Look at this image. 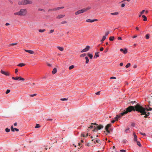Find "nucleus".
<instances>
[{"instance_id": "obj_20", "label": "nucleus", "mask_w": 152, "mask_h": 152, "mask_svg": "<svg viewBox=\"0 0 152 152\" xmlns=\"http://www.w3.org/2000/svg\"><path fill=\"white\" fill-rule=\"evenodd\" d=\"M99 53V52L96 53H95V55L94 56V58H96L97 57L99 56V55H98V53Z\"/></svg>"}, {"instance_id": "obj_28", "label": "nucleus", "mask_w": 152, "mask_h": 152, "mask_svg": "<svg viewBox=\"0 0 152 152\" xmlns=\"http://www.w3.org/2000/svg\"><path fill=\"white\" fill-rule=\"evenodd\" d=\"M45 31V29H39V31L40 32L42 33Z\"/></svg>"}, {"instance_id": "obj_49", "label": "nucleus", "mask_w": 152, "mask_h": 152, "mask_svg": "<svg viewBox=\"0 0 152 152\" xmlns=\"http://www.w3.org/2000/svg\"><path fill=\"white\" fill-rule=\"evenodd\" d=\"M100 91H99L96 93V94L97 95H99L100 94Z\"/></svg>"}, {"instance_id": "obj_60", "label": "nucleus", "mask_w": 152, "mask_h": 152, "mask_svg": "<svg viewBox=\"0 0 152 152\" xmlns=\"http://www.w3.org/2000/svg\"><path fill=\"white\" fill-rule=\"evenodd\" d=\"M110 79H116V77H112L110 78Z\"/></svg>"}, {"instance_id": "obj_36", "label": "nucleus", "mask_w": 152, "mask_h": 152, "mask_svg": "<svg viewBox=\"0 0 152 152\" xmlns=\"http://www.w3.org/2000/svg\"><path fill=\"white\" fill-rule=\"evenodd\" d=\"M67 100V99L66 98H63V99H60V100L62 101H66Z\"/></svg>"}, {"instance_id": "obj_27", "label": "nucleus", "mask_w": 152, "mask_h": 152, "mask_svg": "<svg viewBox=\"0 0 152 152\" xmlns=\"http://www.w3.org/2000/svg\"><path fill=\"white\" fill-rule=\"evenodd\" d=\"M137 143V144L139 146L141 147V144H140V142L138 141H137H137H136Z\"/></svg>"}, {"instance_id": "obj_31", "label": "nucleus", "mask_w": 152, "mask_h": 152, "mask_svg": "<svg viewBox=\"0 0 152 152\" xmlns=\"http://www.w3.org/2000/svg\"><path fill=\"white\" fill-rule=\"evenodd\" d=\"M74 66L73 65H72L69 67V69L70 70H71V69H73L74 68Z\"/></svg>"}, {"instance_id": "obj_29", "label": "nucleus", "mask_w": 152, "mask_h": 152, "mask_svg": "<svg viewBox=\"0 0 152 152\" xmlns=\"http://www.w3.org/2000/svg\"><path fill=\"white\" fill-rule=\"evenodd\" d=\"M5 131L7 132H9L10 131V129L8 128H7L5 129Z\"/></svg>"}, {"instance_id": "obj_22", "label": "nucleus", "mask_w": 152, "mask_h": 152, "mask_svg": "<svg viewBox=\"0 0 152 152\" xmlns=\"http://www.w3.org/2000/svg\"><path fill=\"white\" fill-rule=\"evenodd\" d=\"M85 59H86V64H88L89 62V59L87 57H86L85 58Z\"/></svg>"}, {"instance_id": "obj_50", "label": "nucleus", "mask_w": 152, "mask_h": 152, "mask_svg": "<svg viewBox=\"0 0 152 152\" xmlns=\"http://www.w3.org/2000/svg\"><path fill=\"white\" fill-rule=\"evenodd\" d=\"M36 95H37V94H34L31 95H30V96L31 97H33V96H36Z\"/></svg>"}, {"instance_id": "obj_23", "label": "nucleus", "mask_w": 152, "mask_h": 152, "mask_svg": "<svg viewBox=\"0 0 152 152\" xmlns=\"http://www.w3.org/2000/svg\"><path fill=\"white\" fill-rule=\"evenodd\" d=\"M87 55L88 56V57L92 59V57H93L92 55L88 53Z\"/></svg>"}, {"instance_id": "obj_53", "label": "nucleus", "mask_w": 152, "mask_h": 152, "mask_svg": "<svg viewBox=\"0 0 152 152\" xmlns=\"http://www.w3.org/2000/svg\"><path fill=\"white\" fill-rule=\"evenodd\" d=\"M54 30H51L50 31V33H53L54 32Z\"/></svg>"}, {"instance_id": "obj_13", "label": "nucleus", "mask_w": 152, "mask_h": 152, "mask_svg": "<svg viewBox=\"0 0 152 152\" xmlns=\"http://www.w3.org/2000/svg\"><path fill=\"white\" fill-rule=\"evenodd\" d=\"M65 16L64 15H58L57 17L56 18L58 19H60L61 18H63Z\"/></svg>"}, {"instance_id": "obj_58", "label": "nucleus", "mask_w": 152, "mask_h": 152, "mask_svg": "<svg viewBox=\"0 0 152 152\" xmlns=\"http://www.w3.org/2000/svg\"><path fill=\"white\" fill-rule=\"evenodd\" d=\"M125 6V4H122L121 5V7H123Z\"/></svg>"}, {"instance_id": "obj_15", "label": "nucleus", "mask_w": 152, "mask_h": 152, "mask_svg": "<svg viewBox=\"0 0 152 152\" xmlns=\"http://www.w3.org/2000/svg\"><path fill=\"white\" fill-rule=\"evenodd\" d=\"M57 48L61 51H63L64 50V48L62 47L58 46L57 47Z\"/></svg>"}, {"instance_id": "obj_21", "label": "nucleus", "mask_w": 152, "mask_h": 152, "mask_svg": "<svg viewBox=\"0 0 152 152\" xmlns=\"http://www.w3.org/2000/svg\"><path fill=\"white\" fill-rule=\"evenodd\" d=\"M25 65V64L23 63H20L18 65V66L22 67Z\"/></svg>"}, {"instance_id": "obj_8", "label": "nucleus", "mask_w": 152, "mask_h": 152, "mask_svg": "<svg viewBox=\"0 0 152 152\" xmlns=\"http://www.w3.org/2000/svg\"><path fill=\"white\" fill-rule=\"evenodd\" d=\"M111 124H108L105 126V129L108 133H110V131L108 130V129L111 126Z\"/></svg>"}, {"instance_id": "obj_41", "label": "nucleus", "mask_w": 152, "mask_h": 152, "mask_svg": "<svg viewBox=\"0 0 152 152\" xmlns=\"http://www.w3.org/2000/svg\"><path fill=\"white\" fill-rule=\"evenodd\" d=\"M38 10L39 11H43V12H45V10L43 9H40V8H39L38 9Z\"/></svg>"}, {"instance_id": "obj_57", "label": "nucleus", "mask_w": 152, "mask_h": 152, "mask_svg": "<svg viewBox=\"0 0 152 152\" xmlns=\"http://www.w3.org/2000/svg\"><path fill=\"white\" fill-rule=\"evenodd\" d=\"M17 43H12L10 44V45H17Z\"/></svg>"}, {"instance_id": "obj_44", "label": "nucleus", "mask_w": 152, "mask_h": 152, "mask_svg": "<svg viewBox=\"0 0 152 152\" xmlns=\"http://www.w3.org/2000/svg\"><path fill=\"white\" fill-rule=\"evenodd\" d=\"M67 22L65 21H62L61 22V23L62 24H64L66 23Z\"/></svg>"}, {"instance_id": "obj_39", "label": "nucleus", "mask_w": 152, "mask_h": 152, "mask_svg": "<svg viewBox=\"0 0 152 152\" xmlns=\"http://www.w3.org/2000/svg\"><path fill=\"white\" fill-rule=\"evenodd\" d=\"M10 91L9 89L7 90L6 91V94H8L10 92Z\"/></svg>"}, {"instance_id": "obj_4", "label": "nucleus", "mask_w": 152, "mask_h": 152, "mask_svg": "<svg viewBox=\"0 0 152 152\" xmlns=\"http://www.w3.org/2000/svg\"><path fill=\"white\" fill-rule=\"evenodd\" d=\"M91 9V7H87L86 8H84L80 10V13H84V12L87 11L88 10H90Z\"/></svg>"}, {"instance_id": "obj_51", "label": "nucleus", "mask_w": 152, "mask_h": 152, "mask_svg": "<svg viewBox=\"0 0 152 152\" xmlns=\"http://www.w3.org/2000/svg\"><path fill=\"white\" fill-rule=\"evenodd\" d=\"M129 128L127 129L126 130H125V132L126 133L127 132H128V131H129Z\"/></svg>"}, {"instance_id": "obj_40", "label": "nucleus", "mask_w": 152, "mask_h": 152, "mask_svg": "<svg viewBox=\"0 0 152 152\" xmlns=\"http://www.w3.org/2000/svg\"><path fill=\"white\" fill-rule=\"evenodd\" d=\"M86 54L85 53H83V54H81L80 55V57H84L86 56Z\"/></svg>"}, {"instance_id": "obj_3", "label": "nucleus", "mask_w": 152, "mask_h": 152, "mask_svg": "<svg viewBox=\"0 0 152 152\" xmlns=\"http://www.w3.org/2000/svg\"><path fill=\"white\" fill-rule=\"evenodd\" d=\"M32 3L33 1L31 0H21L18 2V4L19 5H25L32 4Z\"/></svg>"}, {"instance_id": "obj_11", "label": "nucleus", "mask_w": 152, "mask_h": 152, "mask_svg": "<svg viewBox=\"0 0 152 152\" xmlns=\"http://www.w3.org/2000/svg\"><path fill=\"white\" fill-rule=\"evenodd\" d=\"M120 50L121 52H123L124 54H126L127 52V49L126 48H125L124 50L122 48H121L120 49Z\"/></svg>"}, {"instance_id": "obj_2", "label": "nucleus", "mask_w": 152, "mask_h": 152, "mask_svg": "<svg viewBox=\"0 0 152 152\" xmlns=\"http://www.w3.org/2000/svg\"><path fill=\"white\" fill-rule=\"evenodd\" d=\"M27 13L26 9H21L19 11L14 13V14L18 16H24L26 15Z\"/></svg>"}, {"instance_id": "obj_37", "label": "nucleus", "mask_w": 152, "mask_h": 152, "mask_svg": "<svg viewBox=\"0 0 152 152\" xmlns=\"http://www.w3.org/2000/svg\"><path fill=\"white\" fill-rule=\"evenodd\" d=\"M109 34V31H107L105 33V36H107Z\"/></svg>"}, {"instance_id": "obj_35", "label": "nucleus", "mask_w": 152, "mask_h": 152, "mask_svg": "<svg viewBox=\"0 0 152 152\" xmlns=\"http://www.w3.org/2000/svg\"><path fill=\"white\" fill-rule=\"evenodd\" d=\"M11 131H12V132H14V129L13 128V125H12L11 126Z\"/></svg>"}, {"instance_id": "obj_34", "label": "nucleus", "mask_w": 152, "mask_h": 152, "mask_svg": "<svg viewBox=\"0 0 152 152\" xmlns=\"http://www.w3.org/2000/svg\"><path fill=\"white\" fill-rule=\"evenodd\" d=\"M146 109L147 111H148L152 110V108L150 107H149V108H146Z\"/></svg>"}, {"instance_id": "obj_12", "label": "nucleus", "mask_w": 152, "mask_h": 152, "mask_svg": "<svg viewBox=\"0 0 152 152\" xmlns=\"http://www.w3.org/2000/svg\"><path fill=\"white\" fill-rule=\"evenodd\" d=\"M26 52L30 54H33L34 53V52L32 50H24Z\"/></svg>"}, {"instance_id": "obj_56", "label": "nucleus", "mask_w": 152, "mask_h": 152, "mask_svg": "<svg viewBox=\"0 0 152 152\" xmlns=\"http://www.w3.org/2000/svg\"><path fill=\"white\" fill-rule=\"evenodd\" d=\"M18 69H16L15 70V73H17V72H18Z\"/></svg>"}, {"instance_id": "obj_32", "label": "nucleus", "mask_w": 152, "mask_h": 152, "mask_svg": "<svg viewBox=\"0 0 152 152\" xmlns=\"http://www.w3.org/2000/svg\"><path fill=\"white\" fill-rule=\"evenodd\" d=\"M130 63H128L126 65V68H128L130 66Z\"/></svg>"}, {"instance_id": "obj_17", "label": "nucleus", "mask_w": 152, "mask_h": 152, "mask_svg": "<svg viewBox=\"0 0 152 152\" xmlns=\"http://www.w3.org/2000/svg\"><path fill=\"white\" fill-rule=\"evenodd\" d=\"M120 118V116L119 115H117V116L115 117V119L116 121H118Z\"/></svg>"}, {"instance_id": "obj_55", "label": "nucleus", "mask_w": 152, "mask_h": 152, "mask_svg": "<svg viewBox=\"0 0 152 152\" xmlns=\"http://www.w3.org/2000/svg\"><path fill=\"white\" fill-rule=\"evenodd\" d=\"M14 130H15L17 132H18L19 131V130L18 129H17V128H15L14 129Z\"/></svg>"}, {"instance_id": "obj_52", "label": "nucleus", "mask_w": 152, "mask_h": 152, "mask_svg": "<svg viewBox=\"0 0 152 152\" xmlns=\"http://www.w3.org/2000/svg\"><path fill=\"white\" fill-rule=\"evenodd\" d=\"M104 50V48L103 47L101 48L100 49V50L101 51H102Z\"/></svg>"}, {"instance_id": "obj_26", "label": "nucleus", "mask_w": 152, "mask_h": 152, "mask_svg": "<svg viewBox=\"0 0 152 152\" xmlns=\"http://www.w3.org/2000/svg\"><path fill=\"white\" fill-rule=\"evenodd\" d=\"M81 14L80 13V10H78V11L76 12H75V14L76 15H79V14Z\"/></svg>"}, {"instance_id": "obj_25", "label": "nucleus", "mask_w": 152, "mask_h": 152, "mask_svg": "<svg viewBox=\"0 0 152 152\" xmlns=\"http://www.w3.org/2000/svg\"><path fill=\"white\" fill-rule=\"evenodd\" d=\"M114 37H110L109 38V39L110 41H112L114 40Z\"/></svg>"}, {"instance_id": "obj_16", "label": "nucleus", "mask_w": 152, "mask_h": 152, "mask_svg": "<svg viewBox=\"0 0 152 152\" xmlns=\"http://www.w3.org/2000/svg\"><path fill=\"white\" fill-rule=\"evenodd\" d=\"M133 135H134V141H137V136L136 135V134H135V133H133Z\"/></svg>"}, {"instance_id": "obj_6", "label": "nucleus", "mask_w": 152, "mask_h": 152, "mask_svg": "<svg viewBox=\"0 0 152 152\" xmlns=\"http://www.w3.org/2000/svg\"><path fill=\"white\" fill-rule=\"evenodd\" d=\"M103 128V126L102 125L97 126L96 127H95V129L93 130V131H95L96 130H100L101 129Z\"/></svg>"}, {"instance_id": "obj_48", "label": "nucleus", "mask_w": 152, "mask_h": 152, "mask_svg": "<svg viewBox=\"0 0 152 152\" xmlns=\"http://www.w3.org/2000/svg\"><path fill=\"white\" fill-rule=\"evenodd\" d=\"M127 140H123V142L124 143H126L127 142Z\"/></svg>"}, {"instance_id": "obj_19", "label": "nucleus", "mask_w": 152, "mask_h": 152, "mask_svg": "<svg viewBox=\"0 0 152 152\" xmlns=\"http://www.w3.org/2000/svg\"><path fill=\"white\" fill-rule=\"evenodd\" d=\"M142 17L143 18V20L144 21H146L147 20V18L145 15H142Z\"/></svg>"}, {"instance_id": "obj_64", "label": "nucleus", "mask_w": 152, "mask_h": 152, "mask_svg": "<svg viewBox=\"0 0 152 152\" xmlns=\"http://www.w3.org/2000/svg\"><path fill=\"white\" fill-rule=\"evenodd\" d=\"M120 65L121 66H122L123 65V63H121L120 64Z\"/></svg>"}, {"instance_id": "obj_46", "label": "nucleus", "mask_w": 152, "mask_h": 152, "mask_svg": "<svg viewBox=\"0 0 152 152\" xmlns=\"http://www.w3.org/2000/svg\"><path fill=\"white\" fill-rule=\"evenodd\" d=\"M139 133L143 135H144V136H145L146 135V134H145V133H142L141 132H139Z\"/></svg>"}, {"instance_id": "obj_9", "label": "nucleus", "mask_w": 152, "mask_h": 152, "mask_svg": "<svg viewBox=\"0 0 152 152\" xmlns=\"http://www.w3.org/2000/svg\"><path fill=\"white\" fill-rule=\"evenodd\" d=\"M0 72L1 74H4L6 76H9L10 75L9 72H6L2 70H1Z\"/></svg>"}, {"instance_id": "obj_61", "label": "nucleus", "mask_w": 152, "mask_h": 152, "mask_svg": "<svg viewBox=\"0 0 152 152\" xmlns=\"http://www.w3.org/2000/svg\"><path fill=\"white\" fill-rule=\"evenodd\" d=\"M96 142L97 143H99V140H96Z\"/></svg>"}, {"instance_id": "obj_14", "label": "nucleus", "mask_w": 152, "mask_h": 152, "mask_svg": "<svg viewBox=\"0 0 152 152\" xmlns=\"http://www.w3.org/2000/svg\"><path fill=\"white\" fill-rule=\"evenodd\" d=\"M140 104L139 103H137V102H136L135 101H132L131 102H129L128 104Z\"/></svg>"}, {"instance_id": "obj_59", "label": "nucleus", "mask_w": 152, "mask_h": 152, "mask_svg": "<svg viewBox=\"0 0 152 152\" xmlns=\"http://www.w3.org/2000/svg\"><path fill=\"white\" fill-rule=\"evenodd\" d=\"M118 40H122V38L121 37H118Z\"/></svg>"}, {"instance_id": "obj_30", "label": "nucleus", "mask_w": 152, "mask_h": 152, "mask_svg": "<svg viewBox=\"0 0 152 152\" xmlns=\"http://www.w3.org/2000/svg\"><path fill=\"white\" fill-rule=\"evenodd\" d=\"M149 35L150 34H147L145 35V37L147 39H149Z\"/></svg>"}, {"instance_id": "obj_7", "label": "nucleus", "mask_w": 152, "mask_h": 152, "mask_svg": "<svg viewBox=\"0 0 152 152\" xmlns=\"http://www.w3.org/2000/svg\"><path fill=\"white\" fill-rule=\"evenodd\" d=\"M90 47L89 46H86V47L83 50L81 51V53H83L85 52H86L90 48Z\"/></svg>"}, {"instance_id": "obj_1", "label": "nucleus", "mask_w": 152, "mask_h": 152, "mask_svg": "<svg viewBox=\"0 0 152 152\" xmlns=\"http://www.w3.org/2000/svg\"><path fill=\"white\" fill-rule=\"evenodd\" d=\"M126 110H124L123 112L121 113L122 116L127 113L128 112H131L132 110H136L141 113V115H145L144 117V118H147L150 115V113L147 111L146 109L143 107L142 106H141L140 105H136L134 107L132 106H129L126 108Z\"/></svg>"}, {"instance_id": "obj_45", "label": "nucleus", "mask_w": 152, "mask_h": 152, "mask_svg": "<svg viewBox=\"0 0 152 152\" xmlns=\"http://www.w3.org/2000/svg\"><path fill=\"white\" fill-rule=\"evenodd\" d=\"M145 12V10H142L140 12V13H141V15H142Z\"/></svg>"}, {"instance_id": "obj_24", "label": "nucleus", "mask_w": 152, "mask_h": 152, "mask_svg": "<svg viewBox=\"0 0 152 152\" xmlns=\"http://www.w3.org/2000/svg\"><path fill=\"white\" fill-rule=\"evenodd\" d=\"M118 14L119 13L118 12H115L111 13V14L112 15H118Z\"/></svg>"}, {"instance_id": "obj_42", "label": "nucleus", "mask_w": 152, "mask_h": 152, "mask_svg": "<svg viewBox=\"0 0 152 152\" xmlns=\"http://www.w3.org/2000/svg\"><path fill=\"white\" fill-rule=\"evenodd\" d=\"M88 136V134H86V135H85L84 134H82V136L83 137H87Z\"/></svg>"}, {"instance_id": "obj_10", "label": "nucleus", "mask_w": 152, "mask_h": 152, "mask_svg": "<svg viewBox=\"0 0 152 152\" xmlns=\"http://www.w3.org/2000/svg\"><path fill=\"white\" fill-rule=\"evenodd\" d=\"M98 20L97 19H93V20H91V19H88L87 20H86V21L88 22H90V23H92L94 21H96Z\"/></svg>"}, {"instance_id": "obj_62", "label": "nucleus", "mask_w": 152, "mask_h": 152, "mask_svg": "<svg viewBox=\"0 0 152 152\" xmlns=\"http://www.w3.org/2000/svg\"><path fill=\"white\" fill-rule=\"evenodd\" d=\"M137 67V65L136 64H135L133 66V67L134 68H136Z\"/></svg>"}, {"instance_id": "obj_5", "label": "nucleus", "mask_w": 152, "mask_h": 152, "mask_svg": "<svg viewBox=\"0 0 152 152\" xmlns=\"http://www.w3.org/2000/svg\"><path fill=\"white\" fill-rule=\"evenodd\" d=\"M12 78L13 80H22L24 81L25 80V79L23 78H22L21 77H12Z\"/></svg>"}, {"instance_id": "obj_43", "label": "nucleus", "mask_w": 152, "mask_h": 152, "mask_svg": "<svg viewBox=\"0 0 152 152\" xmlns=\"http://www.w3.org/2000/svg\"><path fill=\"white\" fill-rule=\"evenodd\" d=\"M60 9H61L60 7H58L57 8H55V10H60Z\"/></svg>"}, {"instance_id": "obj_54", "label": "nucleus", "mask_w": 152, "mask_h": 152, "mask_svg": "<svg viewBox=\"0 0 152 152\" xmlns=\"http://www.w3.org/2000/svg\"><path fill=\"white\" fill-rule=\"evenodd\" d=\"M120 151L121 152H126V151L124 150H120Z\"/></svg>"}, {"instance_id": "obj_33", "label": "nucleus", "mask_w": 152, "mask_h": 152, "mask_svg": "<svg viewBox=\"0 0 152 152\" xmlns=\"http://www.w3.org/2000/svg\"><path fill=\"white\" fill-rule=\"evenodd\" d=\"M40 127V126L39 124H37L35 128H39Z\"/></svg>"}, {"instance_id": "obj_47", "label": "nucleus", "mask_w": 152, "mask_h": 152, "mask_svg": "<svg viewBox=\"0 0 152 152\" xmlns=\"http://www.w3.org/2000/svg\"><path fill=\"white\" fill-rule=\"evenodd\" d=\"M106 39V37L105 36H104L103 37L102 39L104 40Z\"/></svg>"}, {"instance_id": "obj_38", "label": "nucleus", "mask_w": 152, "mask_h": 152, "mask_svg": "<svg viewBox=\"0 0 152 152\" xmlns=\"http://www.w3.org/2000/svg\"><path fill=\"white\" fill-rule=\"evenodd\" d=\"M55 11V8L50 9H49L48 10V12L50 11Z\"/></svg>"}, {"instance_id": "obj_63", "label": "nucleus", "mask_w": 152, "mask_h": 152, "mask_svg": "<svg viewBox=\"0 0 152 152\" xmlns=\"http://www.w3.org/2000/svg\"><path fill=\"white\" fill-rule=\"evenodd\" d=\"M115 121H116L115 120H113L112 121H111V123H114L115 122Z\"/></svg>"}, {"instance_id": "obj_18", "label": "nucleus", "mask_w": 152, "mask_h": 152, "mask_svg": "<svg viewBox=\"0 0 152 152\" xmlns=\"http://www.w3.org/2000/svg\"><path fill=\"white\" fill-rule=\"evenodd\" d=\"M57 72V69L56 68H54L53 69V70L52 71V73L53 74H54Z\"/></svg>"}]
</instances>
